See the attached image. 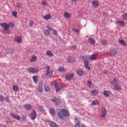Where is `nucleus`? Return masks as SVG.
<instances>
[{
    "label": "nucleus",
    "instance_id": "f257e3e1",
    "mask_svg": "<svg viewBox=\"0 0 127 127\" xmlns=\"http://www.w3.org/2000/svg\"><path fill=\"white\" fill-rule=\"evenodd\" d=\"M0 26L3 27L2 32L4 34H9L10 31H9V24L6 22L1 23Z\"/></svg>",
    "mask_w": 127,
    "mask_h": 127
},
{
    "label": "nucleus",
    "instance_id": "f03ea898",
    "mask_svg": "<svg viewBox=\"0 0 127 127\" xmlns=\"http://www.w3.org/2000/svg\"><path fill=\"white\" fill-rule=\"evenodd\" d=\"M58 116H59L60 119L61 120H64L65 117H68L69 116V113L68 111L65 109H62L60 110L59 113L58 114Z\"/></svg>",
    "mask_w": 127,
    "mask_h": 127
},
{
    "label": "nucleus",
    "instance_id": "7ed1b4c3",
    "mask_svg": "<svg viewBox=\"0 0 127 127\" xmlns=\"http://www.w3.org/2000/svg\"><path fill=\"white\" fill-rule=\"evenodd\" d=\"M27 71L31 74H37L39 72V69L37 68L29 67L27 68Z\"/></svg>",
    "mask_w": 127,
    "mask_h": 127
},
{
    "label": "nucleus",
    "instance_id": "20e7f679",
    "mask_svg": "<svg viewBox=\"0 0 127 127\" xmlns=\"http://www.w3.org/2000/svg\"><path fill=\"white\" fill-rule=\"evenodd\" d=\"M101 115H100V117L101 119H105L106 118V116H107V109L105 107H103L101 109Z\"/></svg>",
    "mask_w": 127,
    "mask_h": 127
},
{
    "label": "nucleus",
    "instance_id": "39448f33",
    "mask_svg": "<svg viewBox=\"0 0 127 127\" xmlns=\"http://www.w3.org/2000/svg\"><path fill=\"white\" fill-rule=\"evenodd\" d=\"M52 84L55 87L56 92L58 93V92H60V91H61V88L58 86V83L57 82L53 81L52 82Z\"/></svg>",
    "mask_w": 127,
    "mask_h": 127
},
{
    "label": "nucleus",
    "instance_id": "423d86ee",
    "mask_svg": "<svg viewBox=\"0 0 127 127\" xmlns=\"http://www.w3.org/2000/svg\"><path fill=\"white\" fill-rule=\"evenodd\" d=\"M45 68H47L46 75L47 76H50V77H51L53 75V72H52V71H50V66H47L45 67Z\"/></svg>",
    "mask_w": 127,
    "mask_h": 127
},
{
    "label": "nucleus",
    "instance_id": "0eeeda50",
    "mask_svg": "<svg viewBox=\"0 0 127 127\" xmlns=\"http://www.w3.org/2000/svg\"><path fill=\"white\" fill-rule=\"evenodd\" d=\"M30 117L32 121H33L36 119V111L35 110H33L32 112L30 115Z\"/></svg>",
    "mask_w": 127,
    "mask_h": 127
},
{
    "label": "nucleus",
    "instance_id": "6e6552de",
    "mask_svg": "<svg viewBox=\"0 0 127 127\" xmlns=\"http://www.w3.org/2000/svg\"><path fill=\"white\" fill-rule=\"evenodd\" d=\"M98 55H99L98 53H94L91 56H90L89 57V59H90L91 60H93V61L97 60Z\"/></svg>",
    "mask_w": 127,
    "mask_h": 127
},
{
    "label": "nucleus",
    "instance_id": "1a4fd4ad",
    "mask_svg": "<svg viewBox=\"0 0 127 127\" xmlns=\"http://www.w3.org/2000/svg\"><path fill=\"white\" fill-rule=\"evenodd\" d=\"M74 73H67L65 76V79L67 80H71L73 79V77H74Z\"/></svg>",
    "mask_w": 127,
    "mask_h": 127
},
{
    "label": "nucleus",
    "instance_id": "9d476101",
    "mask_svg": "<svg viewBox=\"0 0 127 127\" xmlns=\"http://www.w3.org/2000/svg\"><path fill=\"white\" fill-rule=\"evenodd\" d=\"M14 41H15V42H17V43H21L22 42V39L21 37L19 36H17L15 37Z\"/></svg>",
    "mask_w": 127,
    "mask_h": 127
},
{
    "label": "nucleus",
    "instance_id": "9b49d317",
    "mask_svg": "<svg viewBox=\"0 0 127 127\" xmlns=\"http://www.w3.org/2000/svg\"><path fill=\"white\" fill-rule=\"evenodd\" d=\"M84 64L86 69H88V70L91 69V67L90 66V65H89V61H88V60H85L84 62Z\"/></svg>",
    "mask_w": 127,
    "mask_h": 127
},
{
    "label": "nucleus",
    "instance_id": "f8f14e48",
    "mask_svg": "<svg viewBox=\"0 0 127 127\" xmlns=\"http://www.w3.org/2000/svg\"><path fill=\"white\" fill-rule=\"evenodd\" d=\"M117 53H118V51L117 49H112L110 51V55L112 56H114V55H117Z\"/></svg>",
    "mask_w": 127,
    "mask_h": 127
},
{
    "label": "nucleus",
    "instance_id": "ddd939ff",
    "mask_svg": "<svg viewBox=\"0 0 127 127\" xmlns=\"http://www.w3.org/2000/svg\"><path fill=\"white\" fill-rule=\"evenodd\" d=\"M10 116L13 118V119H16L18 121L20 120V116L19 115H16L14 113H11Z\"/></svg>",
    "mask_w": 127,
    "mask_h": 127
},
{
    "label": "nucleus",
    "instance_id": "4468645a",
    "mask_svg": "<svg viewBox=\"0 0 127 127\" xmlns=\"http://www.w3.org/2000/svg\"><path fill=\"white\" fill-rule=\"evenodd\" d=\"M92 4L93 7H98L99 6V1L97 0H94L92 2Z\"/></svg>",
    "mask_w": 127,
    "mask_h": 127
},
{
    "label": "nucleus",
    "instance_id": "2eb2a0df",
    "mask_svg": "<svg viewBox=\"0 0 127 127\" xmlns=\"http://www.w3.org/2000/svg\"><path fill=\"white\" fill-rule=\"evenodd\" d=\"M118 82H119V79L117 78H115L113 79V81L111 82V85H112V86H116L118 84Z\"/></svg>",
    "mask_w": 127,
    "mask_h": 127
},
{
    "label": "nucleus",
    "instance_id": "dca6fc26",
    "mask_svg": "<svg viewBox=\"0 0 127 127\" xmlns=\"http://www.w3.org/2000/svg\"><path fill=\"white\" fill-rule=\"evenodd\" d=\"M51 101H52L53 103H55L57 105H59V103H60V100L55 97L53 99H51Z\"/></svg>",
    "mask_w": 127,
    "mask_h": 127
},
{
    "label": "nucleus",
    "instance_id": "f3484780",
    "mask_svg": "<svg viewBox=\"0 0 127 127\" xmlns=\"http://www.w3.org/2000/svg\"><path fill=\"white\" fill-rule=\"evenodd\" d=\"M118 24L120 26H123V27H124V26H126V25L125 24V22L124 21L117 20L116 21V24Z\"/></svg>",
    "mask_w": 127,
    "mask_h": 127
},
{
    "label": "nucleus",
    "instance_id": "a211bd4d",
    "mask_svg": "<svg viewBox=\"0 0 127 127\" xmlns=\"http://www.w3.org/2000/svg\"><path fill=\"white\" fill-rule=\"evenodd\" d=\"M114 90L115 91H121L122 90V86L120 85L119 84H116V85H114Z\"/></svg>",
    "mask_w": 127,
    "mask_h": 127
},
{
    "label": "nucleus",
    "instance_id": "6ab92c4d",
    "mask_svg": "<svg viewBox=\"0 0 127 127\" xmlns=\"http://www.w3.org/2000/svg\"><path fill=\"white\" fill-rule=\"evenodd\" d=\"M67 60L69 63H72V62H75L76 61V59H74L72 57H68L67 58Z\"/></svg>",
    "mask_w": 127,
    "mask_h": 127
},
{
    "label": "nucleus",
    "instance_id": "aec40b11",
    "mask_svg": "<svg viewBox=\"0 0 127 127\" xmlns=\"http://www.w3.org/2000/svg\"><path fill=\"white\" fill-rule=\"evenodd\" d=\"M91 94L92 96H97V95H99V90H98V89L92 90Z\"/></svg>",
    "mask_w": 127,
    "mask_h": 127
},
{
    "label": "nucleus",
    "instance_id": "412c9836",
    "mask_svg": "<svg viewBox=\"0 0 127 127\" xmlns=\"http://www.w3.org/2000/svg\"><path fill=\"white\" fill-rule=\"evenodd\" d=\"M49 124L50 127H58V125H57V124H56V123H55L54 122L50 121Z\"/></svg>",
    "mask_w": 127,
    "mask_h": 127
},
{
    "label": "nucleus",
    "instance_id": "4be33fe9",
    "mask_svg": "<svg viewBox=\"0 0 127 127\" xmlns=\"http://www.w3.org/2000/svg\"><path fill=\"white\" fill-rule=\"evenodd\" d=\"M76 74H77L78 76L82 77V76L84 75V71H83V70H78L76 71Z\"/></svg>",
    "mask_w": 127,
    "mask_h": 127
},
{
    "label": "nucleus",
    "instance_id": "5701e85b",
    "mask_svg": "<svg viewBox=\"0 0 127 127\" xmlns=\"http://www.w3.org/2000/svg\"><path fill=\"white\" fill-rule=\"evenodd\" d=\"M103 95L105 97H110V95H111V91L105 90L103 93Z\"/></svg>",
    "mask_w": 127,
    "mask_h": 127
},
{
    "label": "nucleus",
    "instance_id": "b1692460",
    "mask_svg": "<svg viewBox=\"0 0 127 127\" xmlns=\"http://www.w3.org/2000/svg\"><path fill=\"white\" fill-rule=\"evenodd\" d=\"M37 60V56L35 55H33L31 58L30 62H35Z\"/></svg>",
    "mask_w": 127,
    "mask_h": 127
},
{
    "label": "nucleus",
    "instance_id": "393cba45",
    "mask_svg": "<svg viewBox=\"0 0 127 127\" xmlns=\"http://www.w3.org/2000/svg\"><path fill=\"white\" fill-rule=\"evenodd\" d=\"M46 54L48 56H50V57H53V56H54V54H53V53H52L51 51H47Z\"/></svg>",
    "mask_w": 127,
    "mask_h": 127
},
{
    "label": "nucleus",
    "instance_id": "a878e982",
    "mask_svg": "<svg viewBox=\"0 0 127 127\" xmlns=\"http://www.w3.org/2000/svg\"><path fill=\"white\" fill-rule=\"evenodd\" d=\"M44 19L46 20H48V19H50L51 18V15L50 14H48L43 16Z\"/></svg>",
    "mask_w": 127,
    "mask_h": 127
},
{
    "label": "nucleus",
    "instance_id": "bb28decb",
    "mask_svg": "<svg viewBox=\"0 0 127 127\" xmlns=\"http://www.w3.org/2000/svg\"><path fill=\"white\" fill-rule=\"evenodd\" d=\"M119 42L120 44L121 45H124V46H126L127 45V43L124 40H119Z\"/></svg>",
    "mask_w": 127,
    "mask_h": 127
},
{
    "label": "nucleus",
    "instance_id": "cd10ccee",
    "mask_svg": "<svg viewBox=\"0 0 127 127\" xmlns=\"http://www.w3.org/2000/svg\"><path fill=\"white\" fill-rule=\"evenodd\" d=\"M88 41L91 44L95 45V43H96V42L95 41V40L93 39V38H90L88 39Z\"/></svg>",
    "mask_w": 127,
    "mask_h": 127
},
{
    "label": "nucleus",
    "instance_id": "c85d7f7f",
    "mask_svg": "<svg viewBox=\"0 0 127 127\" xmlns=\"http://www.w3.org/2000/svg\"><path fill=\"white\" fill-rule=\"evenodd\" d=\"M24 107L25 110L27 111H29V110H31V106L29 104H26L24 105Z\"/></svg>",
    "mask_w": 127,
    "mask_h": 127
},
{
    "label": "nucleus",
    "instance_id": "c756f323",
    "mask_svg": "<svg viewBox=\"0 0 127 127\" xmlns=\"http://www.w3.org/2000/svg\"><path fill=\"white\" fill-rule=\"evenodd\" d=\"M59 71L61 73H62V72H66V69L64 67L61 66L59 67Z\"/></svg>",
    "mask_w": 127,
    "mask_h": 127
},
{
    "label": "nucleus",
    "instance_id": "7c9ffc66",
    "mask_svg": "<svg viewBox=\"0 0 127 127\" xmlns=\"http://www.w3.org/2000/svg\"><path fill=\"white\" fill-rule=\"evenodd\" d=\"M18 86L17 85H14L13 86V90L14 92H17L18 91Z\"/></svg>",
    "mask_w": 127,
    "mask_h": 127
},
{
    "label": "nucleus",
    "instance_id": "2f4dec72",
    "mask_svg": "<svg viewBox=\"0 0 127 127\" xmlns=\"http://www.w3.org/2000/svg\"><path fill=\"white\" fill-rule=\"evenodd\" d=\"M37 78H38V76H37V75L34 76L33 77V82L35 84H36L37 83V81H38V79H37Z\"/></svg>",
    "mask_w": 127,
    "mask_h": 127
},
{
    "label": "nucleus",
    "instance_id": "473e14b6",
    "mask_svg": "<svg viewBox=\"0 0 127 127\" xmlns=\"http://www.w3.org/2000/svg\"><path fill=\"white\" fill-rule=\"evenodd\" d=\"M44 33L46 36H48V35H50V32L48 30H45L44 31Z\"/></svg>",
    "mask_w": 127,
    "mask_h": 127
},
{
    "label": "nucleus",
    "instance_id": "72a5a7b5",
    "mask_svg": "<svg viewBox=\"0 0 127 127\" xmlns=\"http://www.w3.org/2000/svg\"><path fill=\"white\" fill-rule=\"evenodd\" d=\"M38 92H39V93H42V92H43V88L42 87V85L39 86Z\"/></svg>",
    "mask_w": 127,
    "mask_h": 127
},
{
    "label": "nucleus",
    "instance_id": "f704fd0d",
    "mask_svg": "<svg viewBox=\"0 0 127 127\" xmlns=\"http://www.w3.org/2000/svg\"><path fill=\"white\" fill-rule=\"evenodd\" d=\"M64 16L66 18H69V17H70V14H69V13H68L67 12H65L64 13Z\"/></svg>",
    "mask_w": 127,
    "mask_h": 127
},
{
    "label": "nucleus",
    "instance_id": "c9c22d12",
    "mask_svg": "<svg viewBox=\"0 0 127 127\" xmlns=\"http://www.w3.org/2000/svg\"><path fill=\"white\" fill-rule=\"evenodd\" d=\"M87 84L88 88H91V87H92V84H93V83L92 82V81H91V80H88Z\"/></svg>",
    "mask_w": 127,
    "mask_h": 127
},
{
    "label": "nucleus",
    "instance_id": "e433bc0d",
    "mask_svg": "<svg viewBox=\"0 0 127 127\" xmlns=\"http://www.w3.org/2000/svg\"><path fill=\"white\" fill-rule=\"evenodd\" d=\"M92 104L94 106H97V105H99V101L94 100V101H92Z\"/></svg>",
    "mask_w": 127,
    "mask_h": 127
},
{
    "label": "nucleus",
    "instance_id": "4c0bfd02",
    "mask_svg": "<svg viewBox=\"0 0 127 127\" xmlns=\"http://www.w3.org/2000/svg\"><path fill=\"white\" fill-rule=\"evenodd\" d=\"M12 14L14 17H17V12H16V11H13L12 12Z\"/></svg>",
    "mask_w": 127,
    "mask_h": 127
},
{
    "label": "nucleus",
    "instance_id": "58836bf2",
    "mask_svg": "<svg viewBox=\"0 0 127 127\" xmlns=\"http://www.w3.org/2000/svg\"><path fill=\"white\" fill-rule=\"evenodd\" d=\"M45 90L46 92H49L50 91V88H49V87L47 85H45Z\"/></svg>",
    "mask_w": 127,
    "mask_h": 127
},
{
    "label": "nucleus",
    "instance_id": "ea45409f",
    "mask_svg": "<svg viewBox=\"0 0 127 127\" xmlns=\"http://www.w3.org/2000/svg\"><path fill=\"white\" fill-rule=\"evenodd\" d=\"M42 5L43 6H47V2H46L45 1L43 0L41 2Z\"/></svg>",
    "mask_w": 127,
    "mask_h": 127
},
{
    "label": "nucleus",
    "instance_id": "a19ab883",
    "mask_svg": "<svg viewBox=\"0 0 127 127\" xmlns=\"http://www.w3.org/2000/svg\"><path fill=\"white\" fill-rule=\"evenodd\" d=\"M123 19L124 20L127 21V13L124 14L123 15Z\"/></svg>",
    "mask_w": 127,
    "mask_h": 127
},
{
    "label": "nucleus",
    "instance_id": "79ce46f5",
    "mask_svg": "<svg viewBox=\"0 0 127 127\" xmlns=\"http://www.w3.org/2000/svg\"><path fill=\"white\" fill-rule=\"evenodd\" d=\"M34 23L33 22V21H30V22L29 23V27H32V26H33Z\"/></svg>",
    "mask_w": 127,
    "mask_h": 127
},
{
    "label": "nucleus",
    "instance_id": "37998d69",
    "mask_svg": "<svg viewBox=\"0 0 127 127\" xmlns=\"http://www.w3.org/2000/svg\"><path fill=\"white\" fill-rule=\"evenodd\" d=\"M47 28H48V29H49V30H50V31H53V30H54V29H53L52 27L49 26V25L47 26Z\"/></svg>",
    "mask_w": 127,
    "mask_h": 127
},
{
    "label": "nucleus",
    "instance_id": "c03bdc74",
    "mask_svg": "<svg viewBox=\"0 0 127 127\" xmlns=\"http://www.w3.org/2000/svg\"><path fill=\"white\" fill-rule=\"evenodd\" d=\"M50 113L52 116H54V115H55V111L52 109L50 110Z\"/></svg>",
    "mask_w": 127,
    "mask_h": 127
},
{
    "label": "nucleus",
    "instance_id": "a18cd8bd",
    "mask_svg": "<svg viewBox=\"0 0 127 127\" xmlns=\"http://www.w3.org/2000/svg\"><path fill=\"white\" fill-rule=\"evenodd\" d=\"M102 44L103 45H107L108 44V42L106 40H103L102 41Z\"/></svg>",
    "mask_w": 127,
    "mask_h": 127
},
{
    "label": "nucleus",
    "instance_id": "49530a36",
    "mask_svg": "<svg viewBox=\"0 0 127 127\" xmlns=\"http://www.w3.org/2000/svg\"><path fill=\"white\" fill-rule=\"evenodd\" d=\"M0 100L1 101H4V97L1 95H0Z\"/></svg>",
    "mask_w": 127,
    "mask_h": 127
},
{
    "label": "nucleus",
    "instance_id": "de8ad7c7",
    "mask_svg": "<svg viewBox=\"0 0 127 127\" xmlns=\"http://www.w3.org/2000/svg\"><path fill=\"white\" fill-rule=\"evenodd\" d=\"M38 110H39V111H40L41 112H42V111H43V107L39 106L38 107Z\"/></svg>",
    "mask_w": 127,
    "mask_h": 127
},
{
    "label": "nucleus",
    "instance_id": "09e8293b",
    "mask_svg": "<svg viewBox=\"0 0 127 127\" xmlns=\"http://www.w3.org/2000/svg\"><path fill=\"white\" fill-rule=\"evenodd\" d=\"M9 25H10V26H11V27H14V24L13 23H9Z\"/></svg>",
    "mask_w": 127,
    "mask_h": 127
},
{
    "label": "nucleus",
    "instance_id": "8fccbe9b",
    "mask_svg": "<svg viewBox=\"0 0 127 127\" xmlns=\"http://www.w3.org/2000/svg\"><path fill=\"white\" fill-rule=\"evenodd\" d=\"M16 5H17V7H21V3H17L16 4Z\"/></svg>",
    "mask_w": 127,
    "mask_h": 127
},
{
    "label": "nucleus",
    "instance_id": "3c124183",
    "mask_svg": "<svg viewBox=\"0 0 127 127\" xmlns=\"http://www.w3.org/2000/svg\"><path fill=\"white\" fill-rule=\"evenodd\" d=\"M103 74H109V71L108 70H104L103 71Z\"/></svg>",
    "mask_w": 127,
    "mask_h": 127
},
{
    "label": "nucleus",
    "instance_id": "603ef678",
    "mask_svg": "<svg viewBox=\"0 0 127 127\" xmlns=\"http://www.w3.org/2000/svg\"><path fill=\"white\" fill-rule=\"evenodd\" d=\"M53 32H54V34H57L58 33L57 32V31L56 30H55V29H54L53 30Z\"/></svg>",
    "mask_w": 127,
    "mask_h": 127
},
{
    "label": "nucleus",
    "instance_id": "864d4df0",
    "mask_svg": "<svg viewBox=\"0 0 127 127\" xmlns=\"http://www.w3.org/2000/svg\"><path fill=\"white\" fill-rule=\"evenodd\" d=\"M73 30L75 31V32H79V30L76 29H73Z\"/></svg>",
    "mask_w": 127,
    "mask_h": 127
},
{
    "label": "nucleus",
    "instance_id": "5fc2aeb1",
    "mask_svg": "<svg viewBox=\"0 0 127 127\" xmlns=\"http://www.w3.org/2000/svg\"><path fill=\"white\" fill-rule=\"evenodd\" d=\"M5 101H6V102H8V97H6V98H5Z\"/></svg>",
    "mask_w": 127,
    "mask_h": 127
},
{
    "label": "nucleus",
    "instance_id": "6e6d98bb",
    "mask_svg": "<svg viewBox=\"0 0 127 127\" xmlns=\"http://www.w3.org/2000/svg\"><path fill=\"white\" fill-rule=\"evenodd\" d=\"M83 57V59H87V56H85L84 57H82V58Z\"/></svg>",
    "mask_w": 127,
    "mask_h": 127
},
{
    "label": "nucleus",
    "instance_id": "4d7b16f0",
    "mask_svg": "<svg viewBox=\"0 0 127 127\" xmlns=\"http://www.w3.org/2000/svg\"><path fill=\"white\" fill-rule=\"evenodd\" d=\"M76 46H73V47H72V48H73V49H75V48H76Z\"/></svg>",
    "mask_w": 127,
    "mask_h": 127
},
{
    "label": "nucleus",
    "instance_id": "13d9d810",
    "mask_svg": "<svg viewBox=\"0 0 127 127\" xmlns=\"http://www.w3.org/2000/svg\"><path fill=\"white\" fill-rule=\"evenodd\" d=\"M77 0H71V1H75L76 2V1H77Z\"/></svg>",
    "mask_w": 127,
    "mask_h": 127
},
{
    "label": "nucleus",
    "instance_id": "bf43d9fd",
    "mask_svg": "<svg viewBox=\"0 0 127 127\" xmlns=\"http://www.w3.org/2000/svg\"><path fill=\"white\" fill-rule=\"evenodd\" d=\"M61 88H63V85L61 84Z\"/></svg>",
    "mask_w": 127,
    "mask_h": 127
},
{
    "label": "nucleus",
    "instance_id": "052dcab7",
    "mask_svg": "<svg viewBox=\"0 0 127 127\" xmlns=\"http://www.w3.org/2000/svg\"><path fill=\"white\" fill-rule=\"evenodd\" d=\"M0 127H2V125L0 124Z\"/></svg>",
    "mask_w": 127,
    "mask_h": 127
},
{
    "label": "nucleus",
    "instance_id": "680f3d73",
    "mask_svg": "<svg viewBox=\"0 0 127 127\" xmlns=\"http://www.w3.org/2000/svg\"><path fill=\"white\" fill-rule=\"evenodd\" d=\"M0 57H1V55L0 54Z\"/></svg>",
    "mask_w": 127,
    "mask_h": 127
}]
</instances>
